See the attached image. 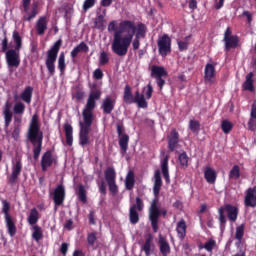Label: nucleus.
<instances>
[{"mask_svg":"<svg viewBox=\"0 0 256 256\" xmlns=\"http://www.w3.org/2000/svg\"><path fill=\"white\" fill-rule=\"evenodd\" d=\"M12 39L15 43V49H9L6 52V63L8 67H19L21 65V56L19 52L23 47V38L17 30H14L12 34Z\"/></svg>","mask_w":256,"mask_h":256,"instance_id":"20e7f679","label":"nucleus"},{"mask_svg":"<svg viewBox=\"0 0 256 256\" xmlns=\"http://www.w3.org/2000/svg\"><path fill=\"white\" fill-rule=\"evenodd\" d=\"M176 232L178 237L183 241L187 237V223L184 219H181L176 226Z\"/></svg>","mask_w":256,"mask_h":256,"instance_id":"a878e982","label":"nucleus"},{"mask_svg":"<svg viewBox=\"0 0 256 256\" xmlns=\"http://www.w3.org/2000/svg\"><path fill=\"white\" fill-rule=\"evenodd\" d=\"M161 187H163V180L161 179V171L156 170L154 173V185H153V193L154 196L159 197V193H161Z\"/></svg>","mask_w":256,"mask_h":256,"instance_id":"412c9836","label":"nucleus"},{"mask_svg":"<svg viewBox=\"0 0 256 256\" xmlns=\"http://www.w3.org/2000/svg\"><path fill=\"white\" fill-rule=\"evenodd\" d=\"M204 179H206L207 183L210 185H215L217 181V171L211 167H206L204 170Z\"/></svg>","mask_w":256,"mask_h":256,"instance_id":"5701e85b","label":"nucleus"},{"mask_svg":"<svg viewBox=\"0 0 256 256\" xmlns=\"http://www.w3.org/2000/svg\"><path fill=\"white\" fill-rule=\"evenodd\" d=\"M201 127V124L197 120H190L189 121V129L192 131V133H197Z\"/></svg>","mask_w":256,"mask_h":256,"instance_id":"603ef678","label":"nucleus"},{"mask_svg":"<svg viewBox=\"0 0 256 256\" xmlns=\"http://www.w3.org/2000/svg\"><path fill=\"white\" fill-rule=\"evenodd\" d=\"M100 65H107V63H109V55H107V52H102L100 54V61H99Z\"/></svg>","mask_w":256,"mask_h":256,"instance_id":"6e6d98bb","label":"nucleus"},{"mask_svg":"<svg viewBox=\"0 0 256 256\" xmlns=\"http://www.w3.org/2000/svg\"><path fill=\"white\" fill-rule=\"evenodd\" d=\"M21 171H23V164L21 163V160H17L12 166V174L8 179L10 185H15L17 179H19V175H21Z\"/></svg>","mask_w":256,"mask_h":256,"instance_id":"f3484780","label":"nucleus"},{"mask_svg":"<svg viewBox=\"0 0 256 256\" xmlns=\"http://www.w3.org/2000/svg\"><path fill=\"white\" fill-rule=\"evenodd\" d=\"M117 104V99L106 96L101 104L100 109H102L104 115H111L113 113V110L115 109V105Z\"/></svg>","mask_w":256,"mask_h":256,"instance_id":"2eb2a0df","label":"nucleus"},{"mask_svg":"<svg viewBox=\"0 0 256 256\" xmlns=\"http://www.w3.org/2000/svg\"><path fill=\"white\" fill-rule=\"evenodd\" d=\"M151 243H153V236L149 234L145 240L144 245L142 246L146 256L151 255Z\"/></svg>","mask_w":256,"mask_h":256,"instance_id":"a19ab883","label":"nucleus"},{"mask_svg":"<svg viewBox=\"0 0 256 256\" xmlns=\"http://www.w3.org/2000/svg\"><path fill=\"white\" fill-rule=\"evenodd\" d=\"M49 24V20L45 16H40L35 24L36 34L40 37L45 35V31H47V25Z\"/></svg>","mask_w":256,"mask_h":256,"instance_id":"6ab92c4d","label":"nucleus"},{"mask_svg":"<svg viewBox=\"0 0 256 256\" xmlns=\"http://www.w3.org/2000/svg\"><path fill=\"white\" fill-rule=\"evenodd\" d=\"M65 186L63 184H59L53 191V201H54V211H57V207H61L63 203H65Z\"/></svg>","mask_w":256,"mask_h":256,"instance_id":"ddd939ff","label":"nucleus"},{"mask_svg":"<svg viewBox=\"0 0 256 256\" xmlns=\"http://www.w3.org/2000/svg\"><path fill=\"white\" fill-rule=\"evenodd\" d=\"M28 140L33 145V159L38 161L43 149V132H41V126H39V116L37 114H34L30 121Z\"/></svg>","mask_w":256,"mask_h":256,"instance_id":"7ed1b4c3","label":"nucleus"},{"mask_svg":"<svg viewBox=\"0 0 256 256\" xmlns=\"http://www.w3.org/2000/svg\"><path fill=\"white\" fill-rule=\"evenodd\" d=\"M143 200L140 197H136V204H133L129 209V221L132 225H137L139 223V212L143 211Z\"/></svg>","mask_w":256,"mask_h":256,"instance_id":"9b49d317","label":"nucleus"},{"mask_svg":"<svg viewBox=\"0 0 256 256\" xmlns=\"http://www.w3.org/2000/svg\"><path fill=\"white\" fill-rule=\"evenodd\" d=\"M7 232L10 237L17 235V226L15 225V221H13V217L5 218Z\"/></svg>","mask_w":256,"mask_h":256,"instance_id":"2f4dec72","label":"nucleus"},{"mask_svg":"<svg viewBox=\"0 0 256 256\" xmlns=\"http://www.w3.org/2000/svg\"><path fill=\"white\" fill-rule=\"evenodd\" d=\"M123 101L127 105H131L133 103H137L139 109H147L148 103L145 100V95L139 93V90L135 92V96L133 97V92L131 90V86L126 85L124 88Z\"/></svg>","mask_w":256,"mask_h":256,"instance_id":"6e6552de","label":"nucleus"},{"mask_svg":"<svg viewBox=\"0 0 256 256\" xmlns=\"http://www.w3.org/2000/svg\"><path fill=\"white\" fill-rule=\"evenodd\" d=\"M245 207H256V186L248 188L244 199Z\"/></svg>","mask_w":256,"mask_h":256,"instance_id":"a211bd4d","label":"nucleus"},{"mask_svg":"<svg viewBox=\"0 0 256 256\" xmlns=\"http://www.w3.org/2000/svg\"><path fill=\"white\" fill-rule=\"evenodd\" d=\"M2 48L1 51L2 53H6L7 54V49H9V39L7 38V36L5 35L4 39L1 42Z\"/></svg>","mask_w":256,"mask_h":256,"instance_id":"5fc2aeb1","label":"nucleus"},{"mask_svg":"<svg viewBox=\"0 0 256 256\" xmlns=\"http://www.w3.org/2000/svg\"><path fill=\"white\" fill-rule=\"evenodd\" d=\"M216 245H217V242L213 239H210L207 242H205L202 248L208 251V253H211L213 252V249H215Z\"/></svg>","mask_w":256,"mask_h":256,"instance_id":"3c124183","label":"nucleus"},{"mask_svg":"<svg viewBox=\"0 0 256 256\" xmlns=\"http://www.w3.org/2000/svg\"><path fill=\"white\" fill-rule=\"evenodd\" d=\"M161 215L167 217V210L159 209V198H154L149 209V221L151 222L153 233L159 231V218Z\"/></svg>","mask_w":256,"mask_h":256,"instance_id":"423d86ee","label":"nucleus"},{"mask_svg":"<svg viewBox=\"0 0 256 256\" xmlns=\"http://www.w3.org/2000/svg\"><path fill=\"white\" fill-rule=\"evenodd\" d=\"M94 29H100V31L105 29V18L102 14H97L96 18L94 19Z\"/></svg>","mask_w":256,"mask_h":256,"instance_id":"58836bf2","label":"nucleus"},{"mask_svg":"<svg viewBox=\"0 0 256 256\" xmlns=\"http://www.w3.org/2000/svg\"><path fill=\"white\" fill-rule=\"evenodd\" d=\"M161 170L166 183H171L169 178V156H165L161 162Z\"/></svg>","mask_w":256,"mask_h":256,"instance_id":"c85d7f7f","label":"nucleus"},{"mask_svg":"<svg viewBox=\"0 0 256 256\" xmlns=\"http://www.w3.org/2000/svg\"><path fill=\"white\" fill-rule=\"evenodd\" d=\"M247 125H248V130L249 131H256V118H252L250 116Z\"/></svg>","mask_w":256,"mask_h":256,"instance_id":"4d7b16f0","label":"nucleus"},{"mask_svg":"<svg viewBox=\"0 0 256 256\" xmlns=\"http://www.w3.org/2000/svg\"><path fill=\"white\" fill-rule=\"evenodd\" d=\"M53 163H57V158L53 156V151H46L41 158V169L42 171H47L49 167H52Z\"/></svg>","mask_w":256,"mask_h":256,"instance_id":"dca6fc26","label":"nucleus"},{"mask_svg":"<svg viewBox=\"0 0 256 256\" xmlns=\"http://www.w3.org/2000/svg\"><path fill=\"white\" fill-rule=\"evenodd\" d=\"M87 246L92 247V249L95 251L98 246H95L97 243V232H90L87 234Z\"/></svg>","mask_w":256,"mask_h":256,"instance_id":"e433bc0d","label":"nucleus"},{"mask_svg":"<svg viewBox=\"0 0 256 256\" xmlns=\"http://www.w3.org/2000/svg\"><path fill=\"white\" fill-rule=\"evenodd\" d=\"M134 187H135V173L133 171H129L125 179V188L127 191H133Z\"/></svg>","mask_w":256,"mask_h":256,"instance_id":"7c9ffc66","label":"nucleus"},{"mask_svg":"<svg viewBox=\"0 0 256 256\" xmlns=\"http://www.w3.org/2000/svg\"><path fill=\"white\" fill-rule=\"evenodd\" d=\"M94 5H95V0H85L83 4V9L85 11H89V9H91V7H93Z\"/></svg>","mask_w":256,"mask_h":256,"instance_id":"680f3d73","label":"nucleus"},{"mask_svg":"<svg viewBox=\"0 0 256 256\" xmlns=\"http://www.w3.org/2000/svg\"><path fill=\"white\" fill-rule=\"evenodd\" d=\"M74 99H76V101H83V99H85V91L77 90L75 92Z\"/></svg>","mask_w":256,"mask_h":256,"instance_id":"13d9d810","label":"nucleus"},{"mask_svg":"<svg viewBox=\"0 0 256 256\" xmlns=\"http://www.w3.org/2000/svg\"><path fill=\"white\" fill-rule=\"evenodd\" d=\"M178 49L179 51H187V49H189V43L185 41H178Z\"/></svg>","mask_w":256,"mask_h":256,"instance_id":"0e129e2a","label":"nucleus"},{"mask_svg":"<svg viewBox=\"0 0 256 256\" xmlns=\"http://www.w3.org/2000/svg\"><path fill=\"white\" fill-rule=\"evenodd\" d=\"M250 117H252V119H256V101H254L252 104Z\"/></svg>","mask_w":256,"mask_h":256,"instance_id":"774afa93","label":"nucleus"},{"mask_svg":"<svg viewBox=\"0 0 256 256\" xmlns=\"http://www.w3.org/2000/svg\"><path fill=\"white\" fill-rule=\"evenodd\" d=\"M61 45H63V40L59 39L47 51V57H46L45 65H46V69L48 71V75L50 77H53L55 75V63L57 61V55H59Z\"/></svg>","mask_w":256,"mask_h":256,"instance_id":"0eeeda50","label":"nucleus"},{"mask_svg":"<svg viewBox=\"0 0 256 256\" xmlns=\"http://www.w3.org/2000/svg\"><path fill=\"white\" fill-rule=\"evenodd\" d=\"M2 213H4L5 219H8L11 217V214H9V211H11V204L7 200H2Z\"/></svg>","mask_w":256,"mask_h":256,"instance_id":"09e8293b","label":"nucleus"},{"mask_svg":"<svg viewBox=\"0 0 256 256\" xmlns=\"http://www.w3.org/2000/svg\"><path fill=\"white\" fill-rule=\"evenodd\" d=\"M107 185H108L109 191H110V193H112V195H117V193H119V186H117L116 180L113 182H107Z\"/></svg>","mask_w":256,"mask_h":256,"instance_id":"864d4df0","label":"nucleus"},{"mask_svg":"<svg viewBox=\"0 0 256 256\" xmlns=\"http://www.w3.org/2000/svg\"><path fill=\"white\" fill-rule=\"evenodd\" d=\"M213 77H215V65L208 63L204 70V80L207 83H211V81H213Z\"/></svg>","mask_w":256,"mask_h":256,"instance_id":"bb28decb","label":"nucleus"},{"mask_svg":"<svg viewBox=\"0 0 256 256\" xmlns=\"http://www.w3.org/2000/svg\"><path fill=\"white\" fill-rule=\"evenodd\" d=\"M178 161L182 167H189V156H187V152H183L179 155Z\"/></svg>","mask_w":256,"mask_h":256,"instance_id":"8fccbe9b","label":"nucleus"},{"mask_svg":"<svg viewBox=\"0 0 256 256\" xmlns=\"http://www.w3.org/2000/svg\"><path fill=\"white\" fill-rule=\"evenodd\" d=\"M225 213L227 217L225 216ZM218 215L220 229L221 231H225L227 218L229 221H231V223H235V221H237V217H239V208L231 204H226L218 209Z\"/></svg>","mask_w":256,"mask_h":256,"instance_id":"39448f33","label":"nucleus"},{"mask_svg":"<svg viewBox=\"0 0 256 256\" xmlns=\"http://www.w3.org/2000/svg\"><path fill=\"white\" fill-rule=\"evenodd\" d=\"M4 115V127L5 129H8L9 126L11 125V121H13V112L7 110L3 111Z\"/></svg>","mask_w":256,"mask_h":256,"instance_id":"37998d69","label":"nucleus"},{"mask_svg":"<svg viewBox=\"0 0 256 256\" xmlns=\"http://www.w3.org/2000/svg\"><path fill=\"white\" fill-rule=\"evenodd\" d=\"M67 65L65 64V53L61 52L58 58V69L60 73H65Z\"/></svg>","mask_w":256,"mask_h":256,"instance_id":"a18cd8bd","label":"nucleus"},{"mask_svg":"<svg viewBox=\"0 0 256 256\" xmlns=\"http://www.w3.org/2000/svg\"><path fill=\"white\" fill-rule=\"evenodd\" d=\"M177 145H179V132H177V129H172L170 135L168 136L169 151L173 153V151H175L177 148Z\"/></svg>","mask_w":256,"mask_h":256,"instance_id":"aec40b11","label":"nucleus"},{"mask_svg":"<svg viewBox=\"0 0 256 256\" xmlns=\"http://www.w3.org/2000/svg\"><path fill=\"white\" fill-rule=\"evenodd\" d=\"M151 77L156 79V83L160 91H162L163 87H165V79L163 77H167V70L162 66L153 65L151 67Z\"/></svg>","mask_w":256,"mask_h":256,"instance_id":"9d476101","label":"nucleus"},{"mask_svg":"<svg viewBox=\"0 0 256 256\" xmlns=\"http://www.w3.org/2000/svg\"><path fill=\"white\" fill-rule=\"evenodd\" d=\"M104 177L106 179V183H111L117 180V172H115V168L108 167L104 172Z\"/></svg>","mask_w":256,"mask_h":256,"instance_id":"f704fd0d","label":"nucleus"},{"mask_svg":"<svg viewBox=\"0 0 256 256\" xmlns=\"http://www.w3.org/2000/svg\"><path fill=\"white\" fill-rule=\"evenodd\" d=\"M20 98L24 103H31V99H33V87L32 86H26L25 89L20 94Z\"/></svg>","mask_w":256,"mask_h":256,"instance_id":"c756f323","label":"nucleus"},{"mask_svg":"<svg viewBox=\"0 0 256 256\" xmlns=\"http://www.w3.org/2000/svg\"><path fill=\"white\" fill-rule=\"evenodd\" d=\"M78 199L82 203H87V190H85V186H78Z\"/></svg>","mask_w":256,"mask_h":256,"instance_id":"79ce46f5","label":"nucleus"},{"mask_svg":"<svg viewBox=\"0 0 256 256\" xmlns=\"http://www.w3.org/2000/svg\"><path fill=\"white\" fill-rule=\"evenodd\" d=\"M229 179H234L237 181L241 177V168L239 165H234L228 174Z\"/></svg>","mask_w":256,"mask_h":256,"instance_id":"ea45409f","label":"nucleus"},{"mask_svg":"<svg viewBox=\"0 0 256 256\" xmlns=\"http://www.w3.org/2000/svg\"><path fill=\"white\" fill-rule=\"evenodd\" d=\"M134 35L138 39H145V35H147V26L143 23H139L136 26V31Z\"/></svg>","mask_w":256,"mask_h":256,"instance_id":"c9c22d12","label":"nucleus"},{"mask_svg":"<svg viewBox=\"0 0 256 256\" xmlns=\"http://www.w3.org/2000/svg\"><path fill=\"white\" fill-rule=\"evenodd\" d=\"M89 53V46L85 42H81L79 45H77L70 53V57L73 59V62H75V59L79 53Z\"/></svg>","mask_w":256,"mask_h":256,"instance_id":"393cba45","label":"nucleus"},{"mask_svg":"<svg viewBox=\"0 0 256 256\" xmlns=\"http://www.w3.org/2000/svg\"><path fill=\"white\" fill-rule=\"evenodd\" d=\"M64 133L66 137V144L68 147H73V126L71 124H64Z\"/></svg>","mask_w":256,"mask_h":256,"instance_id":"cd10ccee","label":"nucleus"},{"mask_svg":"<svg viewBox=\"0 0 256 256\" xmlns=\"http://www.w3.org/2000/svg\"><path fill=\"white\" fill-rule=\"evenodd\" d=\"M221 129L223 133L227 135L233 130V123H231L229 120H223L221 122Z\"/></svg>","mask_w":256,"mask_h":256,"instance_id":"c03bdc74","label":"nucleus"},{"mask_svg":"<svg viewBox=\"0 0 256 256\" xmlns=\"http://www.w3.org/2000/svg\"><path fill=\"white\" fill-rule=\"evenodd\" d=\"M33 232H32V239L39 243L41 239H43V229L39 225H34L32 227Z\"/></svg>","mask_w":256,"mask_h":256,"instance_id":"4c0bfd02","label":"nucleus"},{"mask_svg":"<svg viewBox=\"0 0 256 256\" xmlns=\"http://www.w3.org/2000/svg\"><path fill=\"white\" fill-rule=\"evenodd\" d=\"M158 53L161 57H167V55L171 54V38L169 35L164 34L162 37L158 39Z\"/></svg>","mask_w":256,"mask_h":256,"instance_id":"f8f14e48","label":"nucleus"},{"mask_svg":"<svg viewBox=\"0 0 256 256\" xmlns=\"http://www.w3.org/2000/svg\"><path fill=\"white\" fill-rule=\"evenodd\" d=\"M158 245L162 256H169L171 254V245H169V242L165 237H159Z\"/></svg>","mask_w":256,"mask_h":256,"instance_id":"4be33fe9","label":"nucleus"},{"mask_svg":"<svg viewBox=\"0 0 256 256\" xmlns=\"http://www.w3.org/2000/svg\"><path fill=\"white\" fill-rule=\"evenodd\" d=\"M145 97L146 99H151L153 97V86L151 84H148L146 87Z\"/></svg>","mask_w":256,"mask_h":256,"instance_id":"e2e57ef3","label":"nucleus"},{"mask_svg":"<svg viewBox=\"0 0 256 256\" xmlns=\"http://www.w3.org/2000/svg\"><path fill=\"white\" fill-rule=\"evenodd\" d=\"M39 15V2L33 1L31 7H27V10L24 9V15L22 17V21L29 22L33 21L35 17Z\"/></svg>","mask_w":256,"mask_h":256,"instance_id":"4468645a","label":"nucleus"},{"mask_svg":"<svg viewBox=\"0 0 256 256\" xmlns=\"http://www.w3.org/2000/svg\"><path fill=\"white\" fill-rule=\"evenodd\" d=\"M244 91H255V86L253 85V72H250L246 75V80L243 83Z\"/></svg>","mask_w":256,"mask_h":256,"instance_id":"72a5a7b5","label":"nucleus"},{"mask_svg":"<svg viewBox=\"0 0 256 256\" xmlns=\"http://www.w3.org/2000/svg\"><path fill=\"white\" fill-rule=\"evenodd\" d=\"M101 89L97 88V84L91 86V91L86 101V104L82 110V121L79 122V145L85 147L89 145V133H91V126L95 121V111L97 107V101L101 99Z\"/></svg>","mask_w":256,"mask_h":256,"instance_id":"f257e3e1","label":"nucleus"},{"mask_svg":"<svg viewBox=\"0 0 256 256\" xmlns=\"http://www.w3.org/2000/svg\"><path fill=\"white\" fill-rule=\"evenodd\" d=\"M132 43V49L137 51L141 47V38L134 37Z\"/></svg>","mask_w":256,"mask_h":256,"instance_id":"bf43d9fd","label":"nucleus"},{"mask_svg":"<svg viewBox=\"0 0 256 256\" xmlns=\"http://www.w3.org/2000/svg\"><path fill=\"white\" fill-rule=\"evenodd\" d=\"M38 221H39V211H37V208H32L30 210V214L28 216L27 222L29 225L35 227Z\"/></svg>","mask_w":256,"mask_h":256,"instance_id":"473e14b6","label":"nucleus"},{"mask_svg":"<svg viewBox=\"0 0 256 256\" xmlns=\"http://www.w3.org/2000/svg\"><path fill=\"white\" fill-rule=\"evenodd\" d=\"M93 78L96 79L97 81L103 79V70H101V68L94 70Z\"/></svg>","mask_w":256,"mask_h":256,"instance_id":"052dcab7","label":"nucleus"},{"mask_svg":"<svg viewBox=\"0 0 256 256\" xmlns=\"http://www.w3.org/2000/svg\"><path fill=\"white\" fill-rule=\"evenodd\" d=\"M117 135L119 137V147L121 155H125L127 153V149H129V135L125 133V127L123 124L118 123L116 125Z\"/></svg>","mask_w":256,"mask_h":256,"instance_id":"1a4fd4ad","label":"nucleus"},{"mask_svg":"<svg viewBox=\"0 0 256 256\" xmlns=\"http://www.w3.org/2000/svg\"><path fill=\"white\" fill-rule=\"evenodd\" d=\"M68 251H69V244L65 242L62 243L60 246V253L63 254V256H66Z\"/></svg>","mask_w":256,"mask_h":256,"instance_id":"69168bd1","label":"nucleus"},{"mask_svg":"<svg viewBox=\"0 0 256 256\" xmlns=\"http://www.w3.org/2000/svg\"><path fill=\"white\" fill-rule=\"evenodd\" d=\"M88 219H89V223L90 225H95V211L91 210L88 214Z\"/></svg>","mask_w":256,"mask_h":256,"instance_id":"338daca9","label":"nucleus"},{"mask_svg":"<svg viewBox=\"0 0 256 256\" xmlns=\"http://www.w3.org/2000/svg\"><path fill=\"white\" fill-rule=\"evenodd\" d=\"M137 26L131 20H123L119 23L118 30L114 33L112 51L118 57H125L131 47L133 37H135Z\"/></svg>","mask_w":256,"mask_h":256,"instance_id":"f03ea898","label":"nucleus"},{"mask_svg":"<svg viewBox=\"0 0 256 256\" xmlns=\"http://www.w3.org/2000/svg\"><path fill=\"white\" fill-rule=\"evenodd\" d=\"M243 235H245V224H241L240 226L236 227L235 239L241 243L243 240Z\"/></svg>","mask_w":256,"mask_h":256,"instance_id":"de8ad7c7","label":"nucleus"},{"mask_svg":"<svg viewBox=\"0 0 256 256\" xmlns=\"http://www.w3.org/2000/svg\"><path fill=\"white\" fill-rule=\"evenodd\" d=\"M15 115H23L25 113V104L23 102H16L13 107Z\"/></svg>","mask_w":256,"mask_h":256,"instance_id":"49530a36","label":"nucleus"},{"mask_svg":"<svg viewBox=\"0 0 256 256\" xmlns=\"http://www.w3.org/2000/svg\"><path fill=\"white\" fill-rule=\"evenodd\" d=\"M225 51L228 53L230 49H237L239 47V36L232 35L230 38L224 39Z\"/></svg>","mask_w":256,"mask_h":256,"instance_id":"b1692460","label":"nucleus"}]
</instances>
